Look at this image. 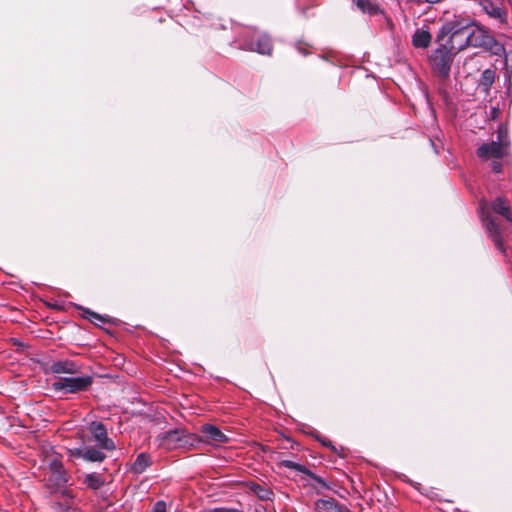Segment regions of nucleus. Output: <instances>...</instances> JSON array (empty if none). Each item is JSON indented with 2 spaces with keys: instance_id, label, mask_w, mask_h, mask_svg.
<instances>
[{
  "instance_id": "20",
  "label": "nucleus",
  "mask_w": 512,
  "mask_h": 512,
  "mask_svg": "<svg viewBox=\"0 0 512 512\" xmlns=\"http://www.w3.org/2000/svg\"><path fill=\"white\" fill-rule=\"evenodd\" d=\"M151 464L150 457L146 453H141L135 459L132 465V471L136 474L143 473Z\"/></svg>"
},
{
  "instance_id": "6",
  "label": "nucleus",
  "mask_w": 512,
  "mask_h": 512,
  "mask_svg": "<svg viewBox=\"0 0 512 512\" xmlns=\"http://www.w3.org/2000/svg\"><path fill=\"white\" fill-rule=\"evenodd\" d=\"M93 383L90 375H82L77 377H63L52 383V388L57 392L64 394L77 393L86 391Z\"/></svg>"
},
{
  "instance_id": "27",
  "label": "nucleus",
  "mask_w": 512,
  "mask_h": 512,
  "mask_svg": "<svg viewBox=\"0 0 512 512\" xmlns=\"http://www.w3.org/2000/svg\"><path fill=\"white\" fill-rule=\"evenodd\" d=\"M153 512H166V503L162 500L157 501L153 506Z\"/></svg>"
},
{
  "instance_id": "12",
  "label": "nucleus",
  "mask_w": 512,
  "mask_h": 512,
  "mask_svg": "<svg viewBox=\"0 0 512 512\" xmlns=\"http://www.w3.org/2000/svg\"><path fill=\"white\" fill-rule=\"evenodd\" d=\"M59 500L51 503V508L57 512H69L74 504L75 495L72 490L64 488L59 493Z\"/></svg>"
},
{
  "instance_id": "9",
  "label": "nucleus",
  "mask_w": 512,
  "mask_h": 512,
  "mask_svg": "<svg viewBox=\"0 0 512 512\" xmlns=\"http://www.w3.org/2000/svg\"><path fill=\"white\" fill-rule=\"evenodd\" d=\"M239 48L264 55H270L272 51V42L268 35L258 34L255 41L252 39L242 40L239 43Z\"/></svg>"
},
{
  "instance_id": "4",
  "label": "nucleus",
  "mask_w": 512,
  "mask_h": 512,
  "mask_svg": "<svg viewBox=\"0 0 512 512\" xmlns=\"http://www.w3.org/2000/svg\"><path fill=\"white\" fill-rule=\"evenodd\" d=\"M437 47L432 51L429 62L434 74L439 78L445 80L449 77L451 66L454 60L455 52H453L448 46L441 41H438L436 37Z\"/></svg>"
},
{
  "instance_id": "11",
  "label": "nucleus",
  "mask_w": 512,
  "mask_h": 512,
  "mask_svg": "<svg viewBox=\"0 0 512 512\" xmlns=\"http://www.w3.org/2000/svg\"><path fill=\"white\" fill-rule=\"evenodd\" d=\"M103 449L92 447H78L69 449V455L76 458H82L87 462H103L106 458Z\"/></svg>"
},
{
  "instance_id": "10",
  "label": "nucleus",
  "mask_w": 512,
  "mask_h": 512,
  "mask_svg": "<svg viewBox=\"0 0 512 512\" xmlns=\"http://www.w3.org/2000/svg\"><path fill=\"white\" fill-rule=\"evenodd\" d=\"M49 469L52 472L53 476L48 479V483H54L55 486H63L67 484L70 480V475L68 472L64 469L63 464L58 459H52L49 462ZM48 487L51 489V492H55L54 489H52L51 484H48Z\"/></svg>"
},
{
  "instance_id": "3",
  "label": "nucleus",
  "mask_w": 512,
  "mask_h": 512,
  "mask_svg": "<svg viewBox=\"0 0 512 512\" xmlns=\"http://www.w3.org/2000/svg\"><path fill=\"white\" fill-rule=\"evenodd\" d=\"M509 146L508 128L501 124L497 129V140L480 145L477 149V156L484 161L503 159L508 154Z\"/></svg>"
},
{
  "instance_id": "23",
  "label": "nucleus",
  "mask_w": 512,
  "mask_h": 512,
  "mask_svg": "<svg viewBox=\"0 0 512 512\" xmlns=\"http://www.w3.org/2000/svg\"><path fill=\"white\" fill-rule=\"evenodd\" d=\"M280 465L285 467V468H288V469L300 472L302 474H305V472H308V468L307 467H305L302 464L296 463V462H294L292 460H282L280 462Z\"/></svg>"
},
{
  "instance_id": "14",
  "label": "nucleus",
  "mask_w": 512,
  "mask_h": 512,
  "mask_svg": "<svg viewBox=\"0 0 512 512\" xmlns=\"http://www.w3.org/2000/svg\"><path fill=\"white\" fill-rule=\"evenodd\" d=\"M205 437V441L213 443H227L229 438L217 426L213 424H204L200 429Z\"/></svg>"
},
{
  "instance_id": "25",
  "label": "nucleus",
  "mask_w": 512,
  "mask_h": 512,
  "mask_svg": "<svg viewBox=\"0 0 512 512\" xmlns=\"http://www.w3.org/2000/svg\"><path fill=\"white\" fill-rule=\"evenodd\" d=\"M305 475L310 477L313 481H315L316 483H318L322 487L329 488V486H328L327 482L325 481V479H323L322 477L316 475L315 473H313L309 469H308V472H305Z\"/></svg>"
},
{
  "instance_id": "24",
  "label": "nucleus",
  "mask_w": 512,
  "mask_h": 512,
  "mask_svg": "<svg viewBox=\"0 0 512 512\" xmlns=\"http://www.w3.org/2000/svg\"><path fill=\"white\" fill-rule=\"evenodd\" d=\"M85 314H87V317L88 319L94 323V324H97L98 322H102V323H105V322H109V318L108 316H103V315H100L96 312H93L91 311L90 309H87V308H81Z\"/></svg>"
},
{
  "instance_id": "1",
  "label": "nucleus",
  "mask_w": 512,
  "mask_h": 512,
  "mask_svg": "<svg viewBox=\"0 0 512 512\" xmlns=\"http://www.w3.org/2000/svg\"><path fill=\"white\" fill-rule=\"evenodd\" d=\"M490 209L505 217V219L512 224V215L506 200L502 197H497L491 205L486 201H481L479 207V217L489 235L494 242L495 247L504 255H506V248L501 235V229L498 223L490 216Z\"/></svg>"
},
{
  "instance_id": "2",
  "label": "nucleus",
  "mask_w": 512,
  "mask_h": 512,
  "mask_svg": "<svg viewBox=\"0 0 512 512\" xmlns=\"http://www.w3.org/2000/svg\"><path fill=\"white\" fill-rule=\"evenodd\" d=\"M468 20L455 19L442 25L437 33L438 41L458 54L468 47Z\"/></svg>"
},
{
  "instance_id": "19",
  "label": "nucleus",
  "mask_w": 512,
  "mask_h": 512,
  "mask_svg": "<svg viewBox=\"0 0 512 512\" xmlns=\"http://www.w3.org/2000/svg\"><path fill=\"white\" fill-rule=\"evenodd\" d=\"M83 483L92 490H98L105 484V479L99 473H89L84 477Z\"/></svg>"
},
{
  "instance_id": "16",
  "label": "nucleus",
  "mask_w": 512,
  "mask_h": 512,
  "mask_svg": "<svg viewBox=\"0 0 512 512\" xmlns=\"http://www.w3.org/2000/svg\"><path fill=\"white\" fill-rule=\"evenodd\" d=\"M431 40V34L423 29H417L412 36V44L415 48L425 49L429 47Z\"/></svg>"
},
{
  "instance_id": "13",
  "label": "nucleus",
  "mask_w": 512,
  "mask_h": 512,
  "mask_svg": "<svg viewBox=\"0 0 512 512\" xmlns=\"http://www.w3.org/2000/svg\"><path fill=\"white\" fill-rule=\"evenodd\" d=\"M50 371L54 374H77L81 371V365L69 359L58 360L50 365Z\"/></svg>"
},
{
  "instance_id": "17",
  "label": "nucleus",
  "mask_w": 512,
  "mask_h": 512,
  "mask_svg": "<svg viewBox=\"0 0 512 512\" xmlns=\"http://www.w3.org/2000/svg\"><path fill=\"white\" fill-rule=\"evenodd\" d=\"M315 507L318 510H326L327 512H342L341 510L346 508L345 505L340 504L333 498L318 499L315 503Z\"/></svg>"
},
{
  "instance_id": "29",
  "label": "nucleus",
  "mask_w": 512,
  "mask_h": 512,
  "mask_svg": "<svg viewBox=\"0 0 512 512\" xmlns=\"http://www.w3.org/2000/svg\"><path fill=\"white\" fill-rule=\"evenodd\" d=\"M258 488H259V491L257 492L258 496L261 499L268 498V495L270 494V492L267 489H265V488H261L260 486H258Z\"/></svg>"
},
{
  "instance_id": "30",
  "label": "nucleus",
  "mask_w": 512,
  "mask_h": 512,
  "mask_svg": "<svg viewBox=\"0 0 512 512\" xmlns=\"http://www.w3.org/2000/svg\"><path fill=\"white\" fill-rule=\"evenodd\" d=\"M211 512H230V511L223 509V508H216V509L212 510Z\"/></svg>"
},
{
  "instance_id": "31",
  "label": "nucleus",
  "mask_w": 512,
  "mask_h": 512,
  "mask_svg": "<svg viewBox=\"0 0 512 512\" xmlns=\"http://www.w3.org/2000/svg\"><path fill=\"white\" fill-rule=\"evenodd\" d=\"M424 1L429 4H437V3L441 2L442 0H424Z\"/></svg>"
},
{
  "instance_id": "15",
  "label": "nucleus",
  "mask_w": 512,
  "mask_h": 512,
  "mask_svg": "<svg viewBox=\"0 0 512 512\" xmlns=\"http://www.w3.org/2000/svg\"><path fill=\"white\" fill-rule=\"evenodd\" d=\"M496 77L494 69H485L478 80V87L485 93L488 94Z\"/></svg>"
},
{
  "instance_id": "22",
  "label": "nucleus",
  "mask_w": 512,
  "mask_h": 512,
  "mask_svg": "<svg viewBox=\"0 0 512 512\" xmlns=\"http://www.w3.org/2000/svg\"><path fill=\"white\" fill-rule=\"evenodd\" d=\"M484 9L485 11L492 17L496 18V19H504L506 17V12L504 9H502L501 7L499 6H495L493 3L491 2H486L484 4Z\"/></svg>"
},
{
  "instance_id": "18",
  "label": "nucleus",
  "mask_w": 512,
  "mask_h": 512,
  "mask_svg": "<svg viewBox=\"0 0 512 512\" xmlns=\"http://www.w3.org/2000/svg\"><path fill=\"white\" fill-rule=\"evenodd\" d=\"M506 94L510 96L512 88V50L505 54V67H504Z\"/></svg>"
},
{
  "instance_id": "8",
  "label": "nucleus",
  "mask_w": 512,
  "mask_h": 512,
  "mask_svg": "<svg viewBox=\"0 0 512 512\" xmlns=\"http://www.w3.org/2000/svg\"><path fill=\"white\" fill-rule=\"evenodd\" d=\"M468 47H489L492 43L491 36L482 27L468 20Z\"/></svg>"
},
{
  "instance_id": "21",
  "label": "nucleus",
  "mask_w": 512,
  "mask_h": 512,
  "mask_svg": "<svg viewBox=\"0 0 512 512\" xmlns=\"http://www.w3.org/2000/svg\"><path fill=\"white\" fill-rule=\"evenodd\" d=\"M356 6L363 13H368L370 15H376L381 12L379 6L371 0H356Z\"/></svg>"
},
{
  "instance_id": "5",
  "label": "nucleus",
  "mask_w": 512,
  "mask_h": 512,
  "mask_svg": "<svg viewBox=\"0 0 512 512\" xmlns=\"http://www.w3.org/2000/svg\"><path fill=\"white\" fill-rule=\"evenodd\" d=\"M159 446L166 450L187 448L199 441L197 435L188 433L185 429L177 428L158 435Z\"/></svg>"
},
{
  "instance_id": "28",
  "label": "nucleus",
  "mask_w": 512,
  "mask_h": 512,
  "mask_svg": "<svg viewBox=\"0 0 512 512\" xmlns=\"http://www.w3.org/2000/svg\"><path fill=\"white\" fill-rule=\"evenodd\" d=\"M316 439H317L319 442H321V443H322V445H324V446H326V447H329V448H331L332 450H336L335 446H334V445H332V443H331V441H330V440H326V439H324V438H322V437H320V436H318V435L316 436Z\"/></svg>"
},
{
  "instance_id": "26",
  "label": "nucleus",
  "mask_w": 512,
  "mask_h": 512,
  "mask_svg": "<svg viewBox=\"0 0 512 512\" xmlns=\"http://www.w3.org/2000/svg\"><path fill=\"white\" fill-rule=\"evenodd\" d=\"M491 160H492L491 167H492L493 172L500 173L502 171V163H501L502 159H491Z\"/></svg>"
},
{
  "instance_id": "7",
  "label": "nucleus",
  "mask_w": 512,
  "mask_h": 512,
  "mask_svg": "<svg viewBox=\"0 0 512 512\" xmlns=\"http://www.w3.org/2000/svg\"><path fill=\"white\" fill-rule=\"evenodd\" d=\"M88 431L97 447L107 451L115 450V443L108 437L107 428L102 422L92 421L88 425Z\"/></svg>"
}]
</instances>
